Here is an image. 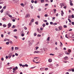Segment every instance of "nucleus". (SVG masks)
Returning a JSON list of instances; mask_svg holds the SVG:
<instances>
[{"label":"nucleus","instance_id":"obj_1","mask_svg":"<svg viewBox=\"0 0 74 74\" xmlns=\"http://www.w3.org/2000/svg\"><path fill=\"white\" fill-rule=\"evenodd\" d=\"M30 16V15L29 14H27L25 15V18H29Z\"/></svg>","mask_w":74,"mask_h":74},{"label":"nucleus","instance_id":"obj_2","mask_svg":"<svg viewBox=\"0 0 74 74\" xmlns=\"http://www.w3.org/2000/svg\"><path fill=\"white\" fill-rule=\"evenodd\" d=\"M34 53H40V51H35L34 52Z\"/></svg>","mask_w":74,"mask_h":74},{"label":"nucleus","instance_id":"obj_3","mask_svg":"<svg viewBox=\"0 0 74 74\" xmlns=\"http://www.w3.org/2000/svg\"><path fill=\"white\" fill-rule=\"evenodd\" d=\"M11 23H9L8 25V28H9V27H11Z\"/></svg>","mask_w":74,"mask_h":74},{"label":"nucleus","instance_id":"obj_4","mask_svg":"<svg viewBox=\"0 0 74 74\" xmlns=\"http://www.w3.org/2000/svg\"><path fill=\"white\" fill-rule=\"evenodd\" d=\"M60 6L61 7V8H62V7L64 6V3H61L60 5Z\"/></svg>","mask_w":74,"mask_h":74},{"label":"nucleus","instance_id":"obj_5","mask_svg":"<svg viewBox=\"0 0 74 74\" xmlns=\"http://www.w3.org/2000/svg\"><path fill=\"white\" fill-rule=\"evenodd\" d=\"M49 39H50V37H48L47 38V42H49V41H50V40Z\"/></svg>","mask_w":74,"mask_h":74},{"label":"nucleus","instance_id":"obj_6","mask_svg":"<svg viewBox=\"0 0 74 74\" xmlns=\"http://www.w3.org/2000/svg\"><path fill=\"white\" fill-rule=\"evenodd\" d=\"M58 29L60 30H62V27L61 26H60L58 27Z\"/></svg>","mask_w":74,"mask_h":74},{"label":"nucleus","instance_id":"obj_7","mask_svg":"<svg viewBox=\"0 0 74 74\" xmlns=\"http://www.w3.org/2000/svg\"><path fill=\"white\" fill-rule=\"evenodd\" d=\"M8 58H11V56H12V54L11 53H10L9 56H8Z\"/></svg>","mask_w":74,"mask_h":74},{"label":"nucleus","instance_id":"obj_8","mask_svg":"<svg viewBox=\"0 0 74 74\" xmlns=\"http://www.w3.org/2000/svg\"><path fill=\"white\" fill-rule=\"evenodd\" d=\"M63 14H64V12H63V10H61V16H63Z\"/></svg>","mask_w":74,"mask_h":74},{"label":"nucleus","instance_id":"obj_9","mask_svg":"<svg viewBox=\"0 0 74 74\" xmlns=\"http://www.w3.org/2000/svg\"><path fill=\"white\" fill-rule=\"evenodd\" d=\"M40 71H43L44 70V68H40Z\"/></svg>","mask_w":74,"mask_h":74},{"label":"nucleus","instance_id":"obj_10","mask_svg":"<svg viewBox=\"0 0 74 74\" xmlns=\"http://www.w3.org/2000/svg\"><path fill=\"white\" fill-rule=\"evenodd\" d=\"M65 60H67L68 59H69V58L67 56H66L65 57H64V58Z\"/></svg>","mask_w":74,"mask_h":74},{"label":"nucleus","instance_id":"obj_11","mask_svg":"<svg viewBox=\"0 0 74 74\" xmlns=\"http://www.w3.org/2000/svg\"><path fill=\"white\" fill-rule=\"evenodd\" d=\"M15 50H18L19 49V48H18V47H15Z\"/></svg>","mask_w":74,"mask_h":74},{"label":"nucleus","instance_id":"obj_12","mask_svg":"<svg viewBox=\"0 0 74 74\" xmlns=\"http://www.w3.org/2000/svg\"><path fill=\"white\" fill-rule=\"evenodd\" d=\"M48 61L49 62H52V60H51V59L50 58L49 59Z\"/></svg>","mask_w":74,"mask_h":74},{"label":"nucleus","instance_id":"obj_13","mask_svg":"<svg viewBox=\"0 0 74 74\" xmlns=\"http://www.w3.org/2000/svg\"><path fill=\"white\" fill-rule=\"evenodd\" d=\"M53 10L54 12V13H56V9H53Z\"/></svg>","mask_w":74,"mask_h":74},{"label":"nucleus","instance_id":"obj_14","mask_svg":"<svg viewBox=\"0 0 74 74\" xmlns=\"http://www.w3.org/2000/svg\"><path fill=\"white\" fill-rule=\"evenodd\" d=\"M60 47H62V45H63V44L62 43L60 42Z\"/></svg>","mask_w":74,"mask_h":74},{"label":"nucleus","instance_id":"obj_15","mask_svg":"<svg viewBox=\"0 0 74 74\" xmlns=\"http://www.w3.org/2000/svg\"><path fill=\"white\" fill-rule=\"evenodd\" d=\"M68 52L69 53H70V52H71V49H69L68 50Z\"/></svg>","mask_w":74,"mask_h":74},{"label":"nucleus","instance_id":"obj_16","mask_svg":"<svg viewBox=\"0 0 74 74\" xmlns=\"http://www.w3.org/2000/svg\"><path fill=\"white\" fill-rule=\"evenodd\" d=\"M3 27H6V26H7V25H6L5 24H4L3 25Z\"/></svg>","mask_w":74,"mask_h":74},{"label":"nucleus","instance_id":"obj_17","mask_svg":"<svg viewBox=\"0 0 74 74\" xmlns=\"http://www.w3.org/2000/svg\"><path fill=\"white\" fill-rule=\"evenodd\" d=\"M3 4V2L1 0H0V4Z\"/></svg>","mask_w":74,"mask_h":74},{"label":"nucleus","instance_id":"obj_18","mask_svg":"<svg viewBox=\"0 0 74 74\" xmlns=\"http://www.w3.org/2000/svg\"><path fill=\"white\" fill-rule=\"evenodd\" d=\"M12 29H14V28H15V26L14 25H13V26L12 27Z\"/></svg>","mask_w":74,"mask_h":74},{"label":"nucleus","instance_id":"obj_19","mask_svg":"<svg viewBox=\"0 0 74 74\" xmlns=\"http://www.w3.org/2000/svg\"><path fill=\"white\" fill-rule=\"evenodd\" d=\"M42 26L43 27H45V23H43L42 24Z\"/></svg>","mask_w":74,"mask_h":74},{"label":"nucleus","instance_id":"obj_20","mask_svg":"<svg viewBox=\"0 0 74 74\" xmlns=\"http://www.w3.org/2000/svg\"><path fill=\"white\" fill-rule=\"evenodd\" d=\"M65 54H66V55H69L70 54V53H67V51H66Z\"/></svg>","mask_w":74,"mask_h":74},{"label":"nucleus","instance_id":"obj_21","mask_svg":"<svg viewBox=\"0 0 74 74\" xmlns=\"http://www.w3.org/2000/svg\"><path fill=\"white\" fill-rule=\"evenodd\" d=\"M6 6H4L3 8V9L4 10H5V8H6Z\"/></svg>","mask_w":74,"mask_h":74},{"label":"nucleus","instance_id":"obj_22","mask_svg":"<svg viewBox=\"0 0 74 74\" xmlns=\"http://www.w3.org/2000/svg\"><path fill=\"white\" fill-rule=\"evenodd\" d=\"M43 29H44V28H42L41 27L40 29V30H43Z\"/></svg>","mask_w":74,"mask_h":74},{"label":"nucleus","instance_id":"obj_23","mask_svg":"<svg viewBox=\"0 0 74 74\" xmlns=\"http://www.w3.org/2000/svg\"><path fill=\"white\" fill-rule=\"evenodd\" d=\"M10 44V42H7L6 43V44L7 45H8V44Z\"/></svg>","mask_w":74,"mask_h":74},{"label":"nucleus","instance_id":"obj_24","mask_svg":"<svg viewBox=\"0 0 74 74\" xmlns=\"http://www.w3.org/2000/svg\"><path fill=\"white\" fill-rule=\"evenodd\" d=\"M68 71H72V69H70L68 70Z\"/></svg>","mask_w":74,"mask_h":74},{"label":"nucleus","instance_id":"obj_25","mask_svg":"<svg viewBox=\"0 0 74 74\" xmlns=\"http://www.w3.org/2000/svg\"><path fill=\"white\" fill-rule=\"evenodd\" d=\"M68 21H69V22H70V23H71V20H70V19L69 18H68Z\"/></svg>","mask_w":74,"mask_h":74},{"label":"nucleus","instance_id":"obj_26","mask_svg":"<svg viewBox=\"0 0 74 74\" xmlns=\"http://www.w3.org/2000/svg\"><path fill=\"white\" fill-rule=\"evenodd\" d=\"M39 48V47H35V48H36V50H37V49H38Z\"/></svg>","mask_w":74,"mask_h":74},{"label":"nucleus","instance_id":"obj_27","mask_svg":"<svg viewBox=\"0 0 74 74\" xmlns=\"http://www.w3.org/2000/svg\"><path fill=\"white\" fill-rule=\"evenodd\" d=\"M12 51H14V47H11Z\"/></svg>","mask_w":74,"mask_h":74},{"label":"nucleus","instance_id":"obj_28","mask_svg":"<svg viewBox=\"0 0 74 74\" xmlns=\"http://www.w3.org/2000/svg\"><path fill=\"white\" fill-rule=\"evenodd\" d=\"M67 36H68V35H67V34H66V35H65V37H66V38H68V39H69V37H67Z\"/></svg>","mask_w":74,"mask_h":74},{"label":"nucleus","instance_id":"obj_29","mask_svg":"<svg viewBox=\"0 0 74 74\" xmlns=\"http://www.w3.org/2000/svg\"><path fill=\"white\" fill-rule=\"evenodd\" d=\"M14 38H16V39H17L18 38V36H14Z\"/></svg>","mask_w":74,"mask_h":74},{"label":"nucleus","instance_id":"obj_30","mask_svg":"<svg viewBox=\"0 0 74 74\" xmlns=\"http://www.w3.org/2000/svg\"><path fill=\"white\" fill-rule=\"evenodd\" d=\"M71 15H69V16L68 18H71Z\"/></svg>","mask_w":74,"mask_h":74},{"label":"nucleus","instance_id":"obj_31","mask_svg":"<svg viewBox=\"0 0 74 74\" xmlns=\"http://www.w3.org/2000/svg\"><path fill=\"white\" fill-rule=\"evenodd\" d=\"M34 36H37V34L35 33L34 34Z\"/></svg>","mask_w":74,"mask_h":74},{"label":"nucleus","instance_id":"obj_32","mask_svg":"<svg viewBox=\"0 0 74 74\" xmlns=\"http://www.w3.org/2000/svg\"><path fill=\"white\" fill-rule=\"evenodd\" d=\"M64 28H66V27H67V26L66 25H64Z\"/></svg>","mask_w":74,"mask_h":74},{"label":"nucleus","instance_id":"obj_33","mask_svg":"<svg viewBox=\"0 0 74 74\" xmlns=\"http://www.w3.org/2000/svg\"><path fill=\"white\" fill-rule=\"evenodd\" d=\"M13 32H17V29H14L13 30Z\"/></svg>","mask_w":74,"mask_h":74},{"label":"nucleus","instance_id":"obj_34","mask_svg":"<svg viewBox=\"0 0 74 74\" xmlns=\"http://www.w3.org/2000/svg\"><path fill=\"white\" fill-rule=\"evenodd\" d=\"M0 12L1 13H3V9H2L1 11Z\"/></svg>","mask_w":74,"mask_h":74},{"label":"nucleus","instance_id":"obj_35","mask_svg":"<svg viewBox=\"0 0 74 74\" xmlns=\"http://www.w3.org/2000/svg\"><path fill=\"white\" fill-rule=\"evenodd\" d=\"M21 35L22 36V37H23L24 36H25V35H24V34H21Z\"/></svg>","mask_w":74,"mask_h":74},{"label":"nucleus","instance_id":"obj_36","mask_svg":"<svg viewBox=\"0 0 74 74\" xmlns=\"http://www.w3.org/2000/svg\"><path fill=\"white\" fill-rule=\"evenodd\" d=\"M50 55H51L52 56H54V55H54V54H53L50 53Z\"/></svg>","mask_w":74,"mask_h":74},{"label":"nucleus","instance_id":"obj_37","mask_svg":"<svg viewBox=\"0 0 74 74\" xmlns=\"http://www.w3.org/2000/svg\"><path fill=\"white\" fill-rule=\"evenodd\" d=\"M41 3H44V0H41Z\"/></svg>","mask_w":74,"mask_h":74},{"label":"nucleus","instance_id":"obj_38","mask_svg":"<svg viewBox=\"0 0 74 74\" xmlns=\"http://www.w3.org/2000/svg\"><path fill=\"white\" fill-rule=\"evenodd\" d=\"M38 11H41V8H39L38 9Z\"/></svg>","mask_w":74,"mask_h":74},{"label":"nucleus","instance_id":"obj_39","mask_svg":"<svg viewBox=\"0 0 74 74\" xmlns=\"http://www.w3.org/2000/svg\"><path fill=\"white\" fill-rule=\"evenodd\" d=\"M16 69H15V68H14L13 69V71H16Z\"/></svg>","mask_w":74,"mask_h":74},{"label":"nucleus","instance_id":"obj_40","mask_svg":"<svg viewBox=\"0 0 74 74\" xmlns=\"http://www.w3.org/2000/svg\"><path fill=\"white\" fill-rule=\"evenodd\" d=\"M71 18H74V15H72L71 16Z\"/></svg>","mask_w":74,"mask_h":74},{"label":"nucleus","instance_id":"obj_41","mask_svg":"<svg viewBox=\"0 0 74 74\" xmlns=\"http://www.w3.org/2000/svg\"><path fill=\"white\" fill-rule=\"evenodd\" d=\"M70 3V5L71 6L73 5V4L72 3Z\"/></svg>","mask_w":74,"mask_h":74},{"label":"nucleus","instance_id":"obj_42","mask_svg":"<svg viewBox=\"0 0 74 74\" xmlns=\"http://www.w3.org/2000/svg\"><path fill=\"white\" fill-rule=\"evenodd\" d=\"M45 71H47V70H48V68H46L45 69Z\"/></svg>","mask_w":74,"mask_h":74},{"label":"nucleus","instance_id":"obj_43","mask_svg":"<svg viewBox=\"0 0 74 74\" xmlns=\"http://www.w3.org/2000/svg\"><path fill=\"white\" fill-rule=\"evenodd\" d=\"M23 31H21L20 33L21 34H23Z\"/></svg>","mask_w":74,"mask_h":74},{"label":"nucleus","instance_id":"obj_44","mask_svg":"<svg viewBox=\"0 0 74 74\" xmlns=\"http://www.w3.org/2000/svg\"><path fill=\"white\" fill-rule=\"evenodd\" d=\"M24 29H25V30H27V28L25 26L24 27Z\"/></svg>","mask_w":74,"mask_h":74},{"label":"nucleus","instance_id":"obj_45","mask_svg":"<svg viewBox=\"0 0 74 74\" xmlns=\"http://www.w3.org/2000/svg\"><path fill=\"white\" fill-rule=\"evenodd\" d=\"M34 19L33 18L32 20H31V22H34Z\"/></svg>","mask_w":74,"mask_h":74},{"label":"nucleus","instance_id":"obj_46","mask_svg":"<svg viewBox=\"0 0 74 74\" xmlns=\"http://www.w3.org/2000/svg\"><path fill=\"white\" fill-rule=\"evenodd\" d=\"M37 30L38 32H39V30H40V29H39L38 28H37Z\"/></svg>","mask_w":74,"mask_h":74},{"label":"nucleus","instance_id":"obj_47","mask_svg":"<svg viewBox=\"0 0 74 74\" xmlns=\"http://www.w3.org/2000/svg\"><path fill=\"white\" fill-rule=\"evenodd\" d=\"M35 24H36V25H38V22H35Z\"/></svg>","mask_w":74,"mask_h":74},{"label":"nucleus","instance_id":"obj_48","mask_svg":"<svg viewBox=\"0 0 74 74\" xmlns=\"http://www.w3.org/2000/svg\"><path fill=\"white\" fill-rule=\"evenodd\" d=\"M2 19L3 20V21H5L6 20V19L5 18H2Z\"/></svg>","mask_w":74,"mask_h":74},{"label":"nucleus","instance_id":"obj_49","mask_svg":"<svg viewBox=\"0 0 74 74\" xmlns=\"http://www.w3.org/2000/svg\"><path fill=\"white\" fill-rule=\"evenodd\" d=\"M9 16V17H10V18H12V16H11V15H8Z\"/></svg>","mask_w":74,"mask_h":74},{"label":"nucleus","instance_id":"obj_50","mask_svg":"<svg viewBox=\"0 0 74 74\" xmlns=\"http://www.w3.org/2000/svg\"><path fill=\"white\" fill-rule=\"evenodd\" d=\"M46 25H49V23H48L47 22L46 23Z\"/></svg>","mask_w":74,"mask_h":74},{"label":"nucleus","instance_id":"obj_51","mask_svg":"<svg viewBox=\"0 0 74 74\" xmlns=\"http://www.w3.org/2000/svg\"><path fill=\"white\" fill-rule=\"evenodd\" d=\"M37 37H41V35L38 34L37 35Z\"/></svg>","mask_w":74,"mask_h":74},{"label":"nucleus","instance_id":"obj_52","mask_svg":"<svg viewBox=\"0 0 74 74\" xmlns=\"http://www.w3.org/2000/svg\"><path fill=\"white\" fill-rule=\"evenodd\" d=\"M1 36L2 38H3V37H4V36L3 35V34H1Z\"/></svg>","mask_w":74,"mask_h":74},{"label":"nucleus","instance_id":"obj_53","mask_svg":"<svg viewBox=\"0 0 74 74\" xmlns=\"http://www.w3.org/2000/svg\"><path fill=\"white\" fill-rule=\"evenodd\" d=\"M55 30L56 31H58V28H56Z\"/></svg>","mask_w":74,"mask_h":74},{"label":"nucleus","instance_id":"obj_54","mask_svg":"<svg viewBox=\"0 0 74 74\" xmlns=\"http://www.w3.org/2000/svg\"><path fill=\"white\" fill-rule=\"evenodd\" d=\"M25 67H27L28 66V65L27 64H25Z\"/></svg>","mask_w":74,"mask_h":74},{"label":"nucleus","instance_id":"obj_55","mask_svg":"<svg viewBox=\"0 0 74 74\" xmlns=\"http://www.w3.org/2000/svg\"><path fill=\"white\" fill-rule=\"evenodd\" d=\"M31 9H33V6H31Z\"/></svg>","mask_w":74,"mask_h":74},{"label":"nucleus","instance_id":"obj_56","mask_svg":"<svg viewBox=\"0 0 74 74\" xmlns=\"http://www.w3.org/2000/svg\"><path fill=\"white\" fill-rule=\"evenodd\" d=\"M72 38H74V35H73L72 36Z\"/></svg>","mask_w":74,"mask_h":74},{"label":"nucleus","instance_id":"obj_57","mask_svg":"<svg viewBox=\"0 0 74 74\" xmlns=\"http://www.w3.org/2000/svg\"><path fill=\"white\" fill-rule=\"evenodd\" d=\"M15 55H16V56H18V53H15Z\"/></svg>","mask_w":74,"mask_h":74},{"label":"nucleus","instance_id":"obj_58","mask_svg":"<svg viewBox=\"0 0 74 74\" xmlns=\"http://www.w3.org/2000/svg\"><path fill=\"white\" fill-rule=\"evenodd\" d=\"M48 4H45V6H48Z\"/></svg>","mask_w":74,"mask_h":74},{"label":"nucleus","instance_id":"obj_59","mask_svg":"<svg viewBox=\"0 0 74 74\" xmlns=\"http://www.w3.org/2000/svg\"><path fill=\"white\" fill-rule=\"evenodd\" d=\"M1 60L2 61H3L4 60V58H2L1 59Z\"/></svg>","mask_w":74,"mask_h":74},{"label":"nucleus","instance_id":"obj_60","mask_svg":"<svg viewBox=\"0 0 74 74\" xmlns=\"http://www.w3.org/2000/svg\"><path fill=\"white\" fill-rule=\"evenodd\" d=\"M44 22H47V20H44Z\"/></svg>","mask_w":74,"mask_h":74},{"label":"nucleus","instance_id":"obj_61","mask_svg":"<svg viewBox=\"0 0 74 74\" xmlns=\"http://www.w3.org/2000/svg\"><path fill=\"white\" fill-rule=\"evenodd\" d=\"M50 24L51 25H52L53 24V22H50Z\"/></svg>","mask_w":74,"mask_h":74},{"label":"nucleus","instance_id":"obj_62","mask_svg":"<svg viewBox=\"0 0 74 74\" xmlns=\"http://www.w3.org/2000/svg\"><path fill=\"white\" fill-rule=\"evenodd\" d=\"M31 3H34V0H32L31 1Z\"/></svg>","mask_w":74,"mask_h":74},{"label":"nucleus","instance_id":"obj_63","mask_svg":"<svg viewBox=\"0 0 74 74\" xmlns=\"http://www.w3.org/2000/svg\"><path fill=\"white\" fill-rule=\"evenodd\" d=\"M72 25H74V22H72Z\"/></svg>","mask_w":74,"mask_h":74},{"label":"nucleus","instance_id":"obj_64","mask_svg":"<svg viewBox=\"0 0 74 74\" xmlns=\"http://www.w3.org/2000/svg\"><path fill=\"white\" fill-rule=\"evenodd\" d=\"M14 68H15V69H16V70L18 69V67L17 66H16Z\"/></svg>","mask_w":74,"mask_h":74}]
</instances>
